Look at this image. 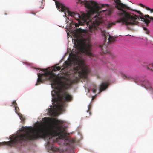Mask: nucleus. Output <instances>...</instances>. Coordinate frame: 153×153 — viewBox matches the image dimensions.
<instances>
[{
	"label": "nucleus",
	"mask_w": 153,
	"mask_h": 153,
	"mask_svg": "<svg viewBox=\"0 0 153 153\" xmlns=\"http://www.w3.org/2000/svg\"><path fill=\"white\" fill-rule=\"evenodd\" d=\"M45 122L48 126L42 127L38 130L31 128L22 127L21 131L23 132L16 136L12 140L7 142V145L16 146L18 145H22V143L42 138L48 140L47 145H49V140L55 137H58L60 139H64L65 145H69L70 140L67 137L69 134L61 125L62 121L50 117H45Z\"/></svg>",
	"instance_id": "1"
},
{
	"label": "nucleus",
	"mask_w": 153,
	"mask_h": 153,
	"mask_svg": "<svg viewBox=\"0 0 153 153\" xmlns=\"http://www.w3.org/2000/svg\"><path fill=\"white\" fill-rule=\"evenodd\" d=\"M89 2L87 1V8L89 9L87 11V56L91 59L96 61L98 58L97 55L92 52V46L91 43V36L93 31L97 30L99 25L102 23V18L99 16V8L95 2L91 1L89 6Z\"/></svg>",
	"instance_id": "2"
},
{
	"label": "nucleus",
	"mask_w": 153,
	"mask_h": 153,
	"mask_svg": "<svg viewBox=\"0 0 153 153\" xmlns=\"http://www.w3.org/2000/svg\"><path fill=\"white\" fill-rule=\"evenodd\" d=\"M38 78L36 85H37L42 83L44 81L49 80L51 82V86L54 88H58L59 82L61 87L59 89L60 94H58V100L56 108L59 110H61L63 108L65 103L63 102H69L72 100V97L69 93L66 91L68 86L65 82H60V77L51 72L46 70V71L43 74L38 73Z\"/></svg>",
	"instance_id": "3"
},
{
	"label": "nucleus",
	"mask_w": 153,
	"mask_h": 153,
	"mask_svg": "<svg viewBox=\"0 0 153 153\" xmlns=\"http://www.w3.org/2000/svg\"><path fill=\"white\" fill-rule=\"evenodd\" d=\"M120 17L116 21L117 23H122L126 25H133L138 24L139 23L138 20L141 19L145 23L148 25L150 22V20L147 19L140 17L133 13L130 14L124 10H122L118 13Z\"/></svg>",
	"instance_id": "4"
},
{
	"label": "nucleus",
	"mask_w": 153,
	"mask_h": 153,
	"mask_svg": "<svg viewBox=\"0 0 153 153\" xmlns=\"http://www.w3.org/2000/svg\"><path fill=\"white\" fill-rule=\"evenodd\" d=\"M86 34V30L80 28H76L74 30L73 34L77 39L75 41L76 46L79 53L86 54V38L82 37Z\"/></svg>",
	"instance_id": "5"
},
{
	"label": "nucleus",
	"mask_w": 153,
	"mask_h": 153,
	"mask_svg": "<svg viewBox=\"0 0 153 153\" xmlns=\"http://www.w3.org/2000/svg\"><path fill=\"white\" fill-rule=\"evenodd\" d=\"M55 4L56 7L59 11L64 12L65 15L67 13L68 15L77 20L79 24L82 25L86 22V14L82 12L80 15L77 13L70 11L68 8L58 1H55Z\"/></svg>",
	"instance_id": "6"
},
{
	"label": "nucleus",
	"mask_w": 153,
	"mask_h": 153,
	"mask_svg": "<svg viewBox=\"0 0 153 153\" xmlns=\"http://www.w3.org/2000/svg\"><path fill=\"white\" fill-rule=\"evenodd\" d=\"M114 2L116 3L115 7L118 10L122 11V10H129L131 11H134L138 13L140 16V17H143L145 18H148L150 19V20H153V17H150L148 15L145 16L143 15V14L140 11L137 10H136L130 8L129 7L127 6L125 4L121 3L120 0H114Z\"/></svg>",
	"instance_id": "7"
},
{
	"label": "nucleus",
	"mask_w": 153,
	"mask_h": 153,
	"mask_svg": "<svg viewBox=\"0 0 153 153\" xmlns=\"http://www.w3.org/2000/svg\"><path fill=\"white\" fill-rule=\"evenodd\" d=\"M102 35L104 37L105 41L106 42L108 41L107 43H112L115 41V39L110 35L108 33L105 32H103L102 33Z\"/></svg>",
	"instance_id": "8"
},
{
	"label": "nucleus",
	"mask_w": 153,
	"mask_h": 153,
	"mask_svg": "<svg viewBox=\"0 0 153 153\" xmlns=\"http://www.w3.org/2000/svg\"><path fill=\"white\" fill-rule=\"evenodd\" d=\"M100 47L101 50V52L102 54H103L110 53V51L108 50L107 47L105 43H104V45H101Z\"/></svg>",
	"instance_id": "9"
},
{
	"label": "nucleus",
	"mask_w": 153,
	"mask_h": 153,
	"mask_svg": "<svg viewBox=\"0 0 153 153\" xmlns=\"http://www.w3.org/2000/svg\"><path fill=\"white\" fill-rule=\"evenodd\" d=\"M108 84L107 82H104L101 83L99 87V94L106 89L108 87Z\"/></svg>",
	"instance_id": "10"
},
{
	"label": "nucleus",
	"mask_w": 153,
	"mask_h": 153,
	"mask_svg": "<svg viewBox=\"0 0 153 153\" xmlns=\"http://www.w3.org/2000/svg\"><path fill=\"white\" fill-rule=\"evenodd\" d=\"M87 83L88 79V78L89 76H91L94 75L93 73L92 72L91 68L87 65Z\"/></svg>",
	"instance_id": "11"
},
{
	"label": "nucleus",
	"mask_w": 153,
	"mask_h": 153,
	"mask_svg": "<svg viewBox=\"0 0 153 153\" xmlns=\"http://www.w3.org/2000/svg\"><path fill=\"white\" fill-rule=\"evenodd\" d=\"M143 85L145 88H151V85L149 81L147 80H145L143 82Z\"/></svg>",
	"instance_id": "12"
},
{
	"label": "nucleus",
	"mask_w": 153,
	"mask_h": 153,
	"mask_svg": "<svg viewBox=\"0 0 153 153\" xmlns=\"http://www.w3.org/2000/svg\"><path fill=\"white\" fill-rule=\"evenodd\" d=\"M121 74L122 76L124 78V79H132V76H130L126 75L123 73H122Z\"/></svg>",
	"instance_id": "13"
},
{
	"label": "nucleus",
	"mask_w": 153,
	"mask_h": 153,
	"mask_svg": "<svg viewBox=\"0 0 153 153\" xmlns=\"http://www.w3.org/2000/svg\"><path fill=\"white\" fill-rule=\"evenodd\" d=\"M77 3L83 5L85 7H86V0H77Z\"/></svg>",
	"instance_id": "14"
},
{
	"label": "nucleus",
	"mask_w": 153,
	"mask_h": 153,
	"mask_svg": "<svg viewBox=\"0 0 153 153\" xmlns=\"http://www.w3.org/2000/svg\"><path fill=\"white\" fill-rule=\"evenodd\" d=\"M115 23H112L110 22H108L106 24L107 28L109 29L113 25H114Z\"/></svg>",
	"instance_id": "15"
},
{
	"label": "nucleus",
	"mask_w": 153,
	"mask_h": 153,
	"mask_svg": "<svg viewBox=\"0 0 153 153\" xmlns=\"http://www.w3.org/2000/svg\"><path fill=\"white\" fill-rule=\"evenodd\" d=\"M92 108V105L90 104L88 106V110L87 111V112L89 114V116L91 115V108Z\"/></svg>",
	"instance_id": "16"
},
{
	"label": "nucleus",
	"mask_w": 153,
	"mask_h": 153,
	"mask_svg": "<svg viewBox=\"0 0 153 153\" xmlns=\"http://www.w3.org/2000/svg\"><path fill=\"white\" fill-rule=\"evenodd\" d=\"M92 86L93 87V88L91 89L92 91L94 93H95L97 90V86L94 84H93Z\"/></svg>",
	"instance_id": "17"
},
{
	"label": "nucleus",
	"mask_w": 153,
	"mask_h": 153,
	"mask_svg": "<svg viewBox=\"0 0 153 153\" xmlns=\"http://www.w3.org/2000/svg\"><path fill=\"white\" fill-rule=\"evenodd\" d=\"M147 68L153 71V63L147 65Z\"/></svg>",
	"instance_id": "18"
},
{
	"label": "nucleus",
	"mask_w": 153,
	"mask_h": 153,
	"mask_svg": "<svg viewBox=\"0 0 153 153\" xmlns=\"http://www.w3.org/2000/svg\"><path fill=\"white\" fill-rule=\"evenodd\" d=\"M19 115L20 117V119L21 120V121L23 123H24L25 121V118L21 114L19 115Z\"/></svg>",
	"instance_id": "19"
},
{
	"label": "nucleus",
	"mask_w": 153,
	"mask_h": 153,
	"mask_svg": "<svg viewBox=\"0 0 153 153\" xmlns=\"http://www.w3.org/2000/svg\"><path fill=\"white\" fill-rule=\"evenodd\" d=\"M81 68L82 69V71L83 73L84 74V76H85L86 75V69L85 67L84 68H83V67H80L79 68Z\"/></svg>",
	"instance_id": "20"
},
{
	"label": "nucleus",
	"mask_w": 153,
	"mask_h": 153,
	"mask_svg": "<svg viewBox=\"0 0 153 153\" xmlns=\"http://www.w3.org/2000/svg\"><path fill=\"white\" fill-rule=\"evenodd\" d=\"M51 150L53 151H57L58 150V149L53 146H52L51 147Z\"/></svg>",
	"instance_id": "21"
},
{
	"label": "nucleus",
	"mask_w": 153,
	"mask_h": 153,
	"mask_svg": "<svg viewBox=\"0 0 153 153\" xmlns=\"http://www.w3.org/2000/svg\"><path fill=\"white\" fill-rule=\"evenodd\" d=\"M61 67L59 66H56L54 68L53 71H56L57 70L59 71L61 69Z\"/></svg>",
	"instance_id": "22"
},
{
	"label": "nucleus",
	"mask_w": 153,
	"mask_h": 153,
	"mask_svg": "<svg viewBox=\"0 0 153 153\" xmlns=\"http://www.w3.org/2000/svg\"><path fill=\"white\" fill-rule=\"evenodd\" d=\"M86 23V22H85V23H83L82 25L79 24V23H76L75 24V25L76 27H79V25H84V24H85Z\"/></svg>",
	"instance_id": "23"
},
{
	"label": "nucleus",
	"mask_w": 153,
	"mask_h": 153,
	"mask_svg": "<svg viewBox=\"0 0 153 153\" xmlns=\"http://www.w3.org/2000/svg\"><path fill=\"white\" fill-rule=\"evenodd\" d=\"M143 30L145 31V33L147 34H149V31L148 30L147 28L145 27H143Z\"/></svg>",
	"instance_id": "24"
},
{
	"label": "nucleus",
	"mask_w": 153,
	"mask_h": 153,
	"mask_svg": "<svg viewBox=\"0 0 153 153\" xmlns=\"http://www.w3.org/2000/svg\"><path fill=\"white\" fill-rule=\"evenodd\" d=\"M146 9L147 10H150L152 12H153V9H151L148 7H146Z\"/></svg>",
	"instance_id": "25"
},
{
	"label": "nucleus",
	"mask_w": 153,
	"mask_h": 153,
	"mask_svg": "<svg viewBox=\"0 0 153 153\" xmlns=\"http://www.w3.org/2000/svg\"><path fill=\"white\" fill-rule=\"evenodd\" d=\"M12 105H13L14 107L17 106V104L16 101H14L13 102Z\"/></svg>",
	"instance_id": "26"
},
{
	"label": "nucleus",
	"mask_w": 153,
	"mask_h": 153,
	"mask_svg": "<svg viewBox=\"0 0 153 153\" xmlns=\"http://www.w3.org/2000/svg\"><path fill=\"white\" fill-rule=\"evenodd\" d=\"M15 107V112L16 113H17V112L18 111V110H19V108L17 107V106H16Z\"/></svg>",
	"instance_id": "27"
},
{
	"label": "nucleus",
	"mask_w": 153,
	"mask_h": 153,
	"mask_svg": "<svg viewBox=\"0 0 153 153\" xmlns=\"http://www.w3.org/2000/svg\"><path fill=\"white\" fill-rule=\"evenodd\" d=\"M62 153H72L70 152L68 150H66L65 151H64Z\"/></svg>",
	"instance_id": "28"
},
{
	"label": "nucleus",
	"mask_w": 153,
	"mask_h": 153,
	"mask_svg": "<svg viewBox=\"0 0 153 153\" xmlns=\"http://www.w3.org/2000/svg\"><path fill=\"white\" fill-rule=\"evenodd\" d=\"M139 5L143 7H145L146 8V7L143 4H142L141 3L139 4Z\"/></svg>",
	"instance_id": "29"
},
{
	"label": "nucleus",
	"mask_w": 153,
	"mask_h": 153,
	"mask_svg": "<svg viewBox=\"0 0 153 153\" xmlns=\"http://www.w3.org/2000/svg\"><path fill=\"white\" fill-rule=\"evenodd\" d=\"M108 11V15H110L111 13V10H109Z\"/></svg>",
	"instance_id": "30"
},
{
	"label": "nucleus",
	"mask_w": 153,
	"mask_h": 153,
	"mask_svg": "<svg viewBox=\"0 0 153 153\" xmlns=\"http://www.w3.org/2000/svg\"><path fill=\"white\" fill-rule=\"evenodd\" d=\"M97 95H95L94 96H93L92 97V100H93L94 99L95 97H96V96H97Z\"/></svg>",
	"instance_id": "31"
},
{
	"label": "nucleus",
	"mask_w": 153,
	"mask_h": 153,
	"mask_svg": "<svg viewBox=\"0 0 153 153\" xmlns=\"http://www.w3.org/2000/svg\"><path fill=\"white\" fill-rule=\"evenodd\" d=\"M36 12H31V13L32 14H34V15H35L36 14Z\"/></svg>",
	"instance_id": "32"
},
{
	"label": "nucleus",
	"mask_w": 153,
	"mask_h": 153,
	"mask_svg": "<svg viewBox=\"0 0 153 153\" xmlns=\"http://www.w3.org/2000/svg\"><path fill=\"white\" fill-rule=\"evenodd\" d=\"M110 65H111V63H108V66H110Z\"/></svg>",
	"instance_id": "33"
},
{
	"label": "nucleus",
	"mask_w": 153,
	"mask_h": 153,
	"mask_svg": "<svg viewBox=\"0 0 153 153\" xmlns=\"http://www.w3.org/2000/svg\"><path fill=\"white\" fill-rule=\"evenodd\" d=\"M74 69H75L76 70H77V71L78 70V68H74Z\"/></svg>",
	"instance_id": "34"
},
{
	"label": "nucleus",
	"mask_w": 153,
	"mask_h": 153,
	"mask_svg": "<svg viewBox=\"0 0 153 153\" xmlns=\"http://www.w3.org/2000/svg\"><path fill=\"white\" fill-rule=\"evenodd\" d=\"M54 92V93H56V92L55 91H52V92Z\"/></svg>",
	"instance_id": "35"
},
{
	"label": "nucleus",
	"mask_w": 153,
	"mask_h": 153,
	"mask_svg": "<svg viewBox=\"0 0 153 153\" xmlns=\"http://www.w3.org/2000/svg\"><path fill=\"white\" fill-rule=\"evenodd\" d=\"M50 110L51 111V112H52V109H51H51H50Z\"/></svg>",
	"instance_id": "36"
},
{
	"label": "nucleus",
	"mask_w": 153,
	"mask_h": 153,
	"mask_svg": "<svg viewBox=\"0 0 153 153\" xmlns=\"http://www.w3.org/2000/svg\"><path fill=\"white\" fill-rule=\"evenodd\" d=\"M88 92L89 91V90L88 89Z\"/></svg>",
	"instance_id": "37"
},
{
	"label": "nucleus",
	"mask_w": 153,
	"mask_h": 153,
	"mask_svg": "<svg viewBox=\"0 0 153 153\" xmlns=\"http://www.w3.org/2000/svg\"><path fill=\"white\" fill-rule=\"evenodd\" d=\"M104 4H103V5H102V6H104Z\"/></svg>",
	"instance_id": "38"
},
{
	"label": "nucleus",
	"mask_w": 153,
	"mask_h": 153,
	"mask_svg": "<svg viewBox=\"0 0 153 153\" xmlns=\"http://www.w3.org/2000/svg\"><path fill=\"white\" fill-rule=\"evenodd\" d=\"M106 5V6H107L108 7V5Z\"/></svg>",
	"instance_id": "39"
},
{
	"label": "nucleus",
	"mask_w": 153,
	"mask_h": 153,
	"mask_svg": "<svg viewBox=\"0 0 153 153\" xmlns=\"http://www.w3.org/2000/svg\"><path fill=\"white\" fill-rule=\"evenodd\" d=\"M102 11H105V10H103Z\"/></svg>",
	"instance_id": "40"
},
{
	"label": "nucleus",
	"mask_w": 153,
	"mask_h": 153,
	"mask_svg": "<svg viewBox=\"0 0 153 153\" xmlns=\"http://www.w3.org/2000/svg\"><path fill=\"white\" fill-rule=\"evenodd\" d=\"M111 68H112V67H111Z\"/></svg>",
	"instance_id": "41"
}]
</instances>
